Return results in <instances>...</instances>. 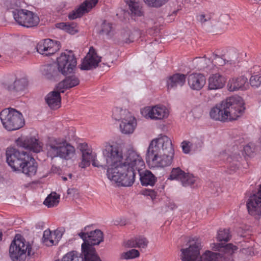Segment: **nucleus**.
I'll return each instance as SVG.
<instances>
[{"label":"nucleus","instance_id":"1","mask_svg":"<svg viewBox=\"0 0 261 261\" xmlns=\"http://www.w3.org/2000/svg\"><path fill=\"white\" fill-rule=\"evenodd\" d=\"M174 154L171 139L160 135L149 143L146 154V162L153 167L164 168L171 164Z\"/></svg>","mask_w":261,"mask_h":261},{"label":"nucleus","instance_id":"2","mask_svg":"<svg viewBox=\"0 0 261 261\" xmlns=\"http://www.w3.org/2000/svg\"><path fill=\"white\" fill-rule=\"evenodd\" d=\"M47 156L51 160L56 158L68 160L75 154V149L65 140L49 138L45 145Z\"/></svg>","mask_w":261,"mask_h":261},{"label":"nucleus","instance_id":"3","mask_svg":"<svg viewBox=\"0 0 261 261\" xmlns=\"http://www.w3.org/2000/svg\"><path fill=\"white\" fill-rule=\"evenodd\" d=\"M219 113L220 116H223L224 121L234 120L243 115L245 110L241 97H230L222 101L220 104Z\"/></svg>","mask_w":261,"mask_h":261},{"label":"nucleus","instance_id":"4","mask_svg":"<svg viewBox=\"0 0 261 261\" xmlns=\"http://www.w3.org/2000/svg\"><path fill=\"white\" fill-rule=\"evenodd\" d=\"M107 175L110 180L123 187H130L134 183L136 173L135 170L122 165L108 168Z\"/></svg>","mask_w":261,"mask_h":261},{"label":"nucleus","instance_id":"5","mask_svg":"<svg viewBox=\"0 0 261 261\" xmlns=\"http://www.w3.org/2000/svg\"><path fill=\"white\" fill-rule=\"evenodd\" d=\"M10 256L12 261H24L27 253L28 256L34 254L31 245L23 238L16 235L9 248Z\"/></svg>","mask_w":261,"mask_h":261},{"label":"nucleus","instance_id":"6","mask_svg":"<svg viewBox=\"0 0 261 261\" xmlns=\"http://www.w3.org/2000/svg\"><path fill=\"white\" fill-rule=\"evenodd\" d=\"M0 119L4 127L9 131L18 129L24 124L21 113L15 109L3 110L0 113Z\"/></svg>","mask_w":261,"mask_h":261},{"label":"nucleus","instance_id":"7","mask_svg":"<svg viewBox=\"0 0 261 261\" xmlns=\"http://www.w3.org/2000/svg\"><path fill=\"white\" fill-rule=\"evenodd\" d=\"M102 154L106 163L102 164L103 167L116 168L123 160L122 150L116 146L107 143L102 150Z\"/></svg>","mask_w":261,"mask_h":261},{"label":"nucleus","instance_id":"8","mask_svg":"<svg viewBox=\"0 0 261 261\" xmlns=\"http://www.w3.org/2000/svg\"><path fill=\"white\" fill-rule=\"evenodd\" d=\"M57 63L60 73L65 75L71 73L77 65L76 58L71 50L61 53L57 59Z\"/></svg>","mask_w":261,"mask_h":261},{"label":"nucleus","instance_id":"9","mask_svg":"<svg viewBox=\"0 0 261 261\" xmlns=\"http://www.w3.org/2000/svg\"><path fill=\"white\" fill-rule=\"evenodd\" d=\"M6 155L8 165L14 171H17L30 155L27 151H20L16 148L10 147L7 149Z\"/></svg>","mask_w":261,"mask_h":261},{"label":"nucleus","instance_id":"10","mask_svg":"<svg viewBox=\"0 0 261 261\" xmlns=\"http://www.w3.org/2000/svg\"><path fill=\"white\" fill-rule=\"evenodd\" d=\"M13 17L19 25L26 28L36 27L40 21L37 14L27 10L21 9L14 11Z\"/></svg>","mask_w":261,"mask_h":261},{"label":"nucleus","instance_id":"11","mask_svg":"<svg viewBox=\"0 0 261 261\" xmlns=\"http://www.w3.org/2000/svg\"><path fill=\"white\" fill-rule=\"evenodd\" d=\"M187 245L188 247L180 250L182 261H199L201 244L199 240L190 239Z\"/></svg>","mask_w":261,"mask_h":261},{"label":"nucleus","instance_id":"12","mask_svg":"<svg viewBox=\"0 0 261 261\" xmlns=\"http://www.w3.org/2000/svg\"><path fill=\"white\" fill-rule=\"evenodd\" d=\"M89 227V226L85 227L79 236L84 241V243L82 245L85 244L89 247L94 248L93 246L99 244L103 241V234L102 232L99 229H95L91 231L89 233L84 231H87Z\"/></svg>","mask_w":261,"mask_h":261},{"label":"nucleus","instance_id":"13","mask_svg":"<svg viewBox=\"0 0 261 261\" xmlns=\"http://www.w3.org/2000/svg\"><path fill=\"white\" fill-rule=\"evenodd\" d=\"M125 165L129 169L139 171L144 166V163L140 155L135 150L129 149L123 156L119 166Z\"/></svg>","mask_w":261,"mask_h":261},{"label":"nucleus","instance_id":"14","mask_svg":"<svg viewBox=\"0 0 261 261\" xmlns=\"http://www.w3.org/2000/svg\"><path fill=\"white\" fill-rule=\"evenodd\" d=\"M16 143L18 147L30 152L38 153L42 150V143L35 137H20L16 140Z\"/></svg>","mask_w":261,"mask_h":261},{"label":"nucleus","instance_id":"15","mask_svg":"<svg viewBox=\"0 0 261 261\" xmlns=\"http://www.w3.org/2000/svg\"><path fill=\"white\" fill-rule=\"evenodd\" d=\"M142 114L146 118L154 120H161L166 118L169 112L165 106L156 105L152 107H147L141 111Z\"/></svg>","mask_w":261,"mask_h":261},{"label":"nucleus","instance_id":"16","mask_svg":"<svg viewBox=\"0 0 261 261\" xmlns=\"http://www.w3.org/2000/svg\"><path fill=\"white\" fill-rule=\"evenodd\" d=\"M249 214L255 219L261 216V185L258 192L250 196L247 202Z\"/></svg>","mask_w":261,"mask_h":261},{"label":"nucleus","instance_id":"17","mask_svg":"<svg viewBox=\"0 0 261 261\" xmlns=\"http://www.w3.org/2000/svg\"><path fill=\"white\" fill-rule=\"evenodd\" d=\"M101 57L97 56L93 47H91L89 51L83 59L80 65V68L82 70H89L95 68L100 62Z\"/></svg>","mask_w":261,"mask_h":261},{"label":"nucleus","instance_id":"18","mask_svg":"<svg viewBox=\"0 0 261 261\" xmlns=\"http://www.w3.org/2000/svg\"><path fill=\"white\" fill-rule=\"evenodd\" d=\"M59 49V45L49 39L40 41L37 45V50L39 53L45 56L54 54Z\"/></svg>","mask_w":261,"mask_h":261},{"label":"nucleus","instance_id":"19","mask_svg":"<svg viewBox=\"0 0 261 261\" xmlns=\"http://www.w3.org/2000/svg\"><path fill=\"white\" fill-rule=\"evenodd\" d=\"M249 88L248 79L244 75L231 78L229 79L227 84L228 90L230 92L238 90L245 91Z\"/></svg>","mask_w":261,"mask_h":261},{"label":"nucleus","instance_id":"20","mask_svg":"<svg viewBox=\"0 0 261 261\" xmlns=\"http://www.w3.org/2000/svg\"><path fill=\"white\" fill-rule=\"evenodd\" d=\"M97 3L98 0H86L75 11L69 14V18L73 20L81 17L84 14L89 12Z\"/></svg>","mask_w":261,"mask_h":261},{"label":"nucleus","instance_id":"21","mask_svg":"<svg viewBox=\"0 0 261 261\" xmlns=\"http://www.w3.org/2000/svg\"><path fill=\"white\" fill-rule=\"evenodd\" d=\"M63 231L60 229H56L53 232L49 230H46L43 232V242L48 246H51L57 244L61 239Z\"/></svg>","mask_w":261,"mask_h":261},{"label":"nucleus","instance_id":"22","mask_svg":"<svg viewBox=\"0 0 261 261\" xmlns=\"http://www.w3.org/2000/svg\"><path fill=\"white\" fill-rule=\"evenodd\" d=\"M82 253H79V261H101L94 248L82 245Z\"/></svg>","mask_w":261,"mask_h":261},{"label":"nucleus","instance_id":"23","mask_svg":"<svg viewBox=\"0 0 261 261\" xmlns=\"http://www.w3.org/2000/svg\"><path fill=\"white\" fill-rule=\"evenodd\" d=\"M226 82V77L219 73L211 74L208 79V89L218 90L224 87Z\"/></svg>","mask_w":261,"mask_h":261},{"label":"nucleus","instance_id":"24","mask_svg":"<svg viewBox=\"0 0 261 261\" xmlns=\"http://www.w3.org/2000/svg\"><path fill=\"white\" fill-rule=\"evenodd\" d=\"M137 125L136 118L132 115L128 116L126 118L121 120L119 124L120 132L125 135L133 134Z\"/></svg>","mask_w":261,"mask_h":261},{"label":"nucleus","instance_id":"25","mask_svg":"<svg viewBox=\"0 0 261 261\" xmlns=\"http://www.w3.org/2000/svg\"><path fill=\"white\" fill-rule=\"evenodd\" d=\"M205 77L201 73H194L188 77V83L190 87L194 90L201 89L205 84Z\"/></svg>","mask_w":261,"mask_h":261},{"label":"nucleus","instance_id":"26","mask_svg":"<svg viewBox=\"0 0 261 261\" xmlns=\"http://www.w3.org/2000/svg\"><path fill=\"white\" fill-rule=\"evenodd\" d=\"M82 159L79 165L80 167L83 168L88 167L90 166L91 162H92V165L94 167H103L102 164L96 160V156L92 155V151L90 149H84L82 150Z\"/></svg>","mask_w":261,"mask_h":261},{"label":"nucleus","instance_id":"27","mask_svg":"<svg viewBox=\"0 0 261 261\" xmlns=\"http://www.w3.org/2000/svg\"><path fill=\"white\" fill-rule=\"evenodd\" d=\"M37 170V163L31 155L17 171L23 173L28 176L36 174Z\"/></svg>","mask_w":261,"mask_h":261},{"label":"nucleus","instance_id":"28","mask_svg":"<svg viewBox=\"0 0 261 261\" xmlns=\"http://www.w3.org/2000/svg\"><path fill=\"white\" fill-rule=\"evenodd\" d=\"M79 83V79L75 75H71L66 76L65 79L59 83L56 86V88L57 90L63 93L66 90L74 87Z\"/></svg>","mask_w":261,"mask_h":261},{"label":"nucleus","instance_id":"29","mask_svg":"<svg viewBox=\"0 0 261 261\" xmlns=\"http://www.w3.org/2000/svg\"><path fill=\"white\" fill-rule=\"evenodd\" d=\"M213 245L214 246L212 247L213 249L215 251H219L218 253H221L222 256H225L226 261L229 259V256L238 249L236 246L231 243L225 244L222 243L213 244Z\"/></svg>","mask_w":261,"mask_h":261},{"label":"nucleus","instance_id":"30","mask_svg":"<svg viewBox=\"0 0 261 261\" xmlns=\"http://www.w3.org/2000/svg\"><path fill=\"white\" fill-rule=\"evenodd\" d=\"M11 81L7 84V89L10 91L19 92L24 90L27 85L28 81L25 79H17L12 77Z\"/></svg>","mask_w":261,"mask_h":261},{"label":"nucleus","instance_id":"31","mask_svg":"<svg viewBox=\"0 0 261 261\" xmlns=\"http://www.w3.org/2000/svg\"><path fill=\"white\" fill-rule=\"evenodd\" d=\"M49 92L45 97V100L48 106L53 109H56L60 107L61 97L60 93L61 92L57 90Z\"/></svg>","mask_w":261,"mask_h":261},{"label":"nucleus","instance_id":"32","mask_svg":"<svg viewBox=\"0 0 261 261\" xmlns=\"http://www.w3.org/2000/svg\"><path fill=\"white\" fill-rule=\"evenodd\" d=\"M186 75L184 74L176 73L168 77L167 88L168 89H175L182 86L186 82Z\"/></svg>","mask_w":261,"mask_h":261},{"label":"nucleus","instance_id":"33","mask_svg":"<svg viewBox=\"0 0 261 261\" xmlns=\"http://www.w3.org/2000/svg\"><path fill=\"white\" fill-rule=\"evenodd\" d=\"M140 175V180L142 185L143 186H154L156 181V178L149 170H146L143 172H140V170L138 171Z\"/></svg>","mask_w":261,"mask_h":261},{"label":"nucleus","instance_id":"34","mask_svg":"<svg viewBox=\"0 0 261 261\" xmlns=\"http://www.w3.org/2000/svg\"><path fill=\"white\" fill-rule=\"evenodd\" d=\"M199 261H226V257L222 256L221 253L206 251L200 256Z\"/></svg>","mask_w":261,"mask_h":261},{"label":"nucleus","instance_id":"35","mask_svg":"<svg viewBox=\"0 0 261 261\" xmlns=\"http://www.w3.org/2000/svg\"><path fill=\"white\" fill-rule=\"evenodd\" d=\"M112 117L116 120H123L130 115V113L125 109L121 108L116 107L112 111Z\"/></svg>","mask_w":261,"mask_h":261},{"label":"nucleus","instance_id":"36","mask_svg":"<svg viewBox=\"0 0 261 261\" xmlns=\"http://www.w3.org/2000/svg\"><path fill=\"white\" fill-rule=\"evenodd\" d=\"M126 3L128 5L132 15L135 16H141L143 14L142 11V7L140 5L134 1V0H127Z\"/></svg>","mask_w":261,"mask_h":261},{"label":"nucleus","instance_id":"37","mask_svg":"<svg viewBox=\"0 0 261 261\" xmlns=\"http://www.w3.org/2000/svg\"><path fill=\"white\" fill-rule=\"evenodd\" d=\"M57 27L62 29L70 34H74L78 32L77 25L75 23L61 22L57 24Z\"/></svg>","mask_w":261,"mask_h":261},{"label":"nucleus","instance_id":"38","mask_svg":"<svg viewBox=\"0 0 261 261\" xmlns=\"http://www.w3.org/2000/svg\"><path fill=\"white\" fill-rule=\"evenodd\" d=\"M60 196L56 193H51L45 199L43 203L48 207H52L57 205L59 202Z\"/></svg>","mask_w":261,"mask_h":261},{"label":"nucleus","instance_id":"39","mask_svg":"<svg viewBox=\"0 0 261 261\" xmlns=\"http://www.w3.org/2000/svg\"><path fill=\"white\" fill-rule=\"evenodd\" d=\"M185 172L179 167L174 168L172 169L170 174L168 178L170 180H177L181 181Z\"/></svg>","mask_w":261,"mask_h":261},{"label":"nucleus","instance_id":"40","mask_svg":"<svg viewBox=\"0 0 261 261\" xmlns=\"http://www.w3.org/2000/svg\"><path fill=\"white\" fill-rule=\"evenodd\" d=\"M45 74L48 76H55L60 73L58 66L55 64H48L44 66Z\"/></svg>","mask_w":261,"mask_h":261},{"label":"nucleus","instance_id":"41","mask_svg":"<svg viewBox=\"0 0 261 261\" xmlns=\"http://www.w3.org/2000/svg\"><path fill=\"white\" fill-rule=\"evenodd\" d=\"M196 178L192 174L186 173L185 172L184 176L182 178L180 182L184 187L191 186L193 185L196 181Z\"/></svg>","mask_w":261,"mask_h":261},{"label":"nucleus","instance_id":"42","mask_svg":"<svg viewBox=\"0 0 261 261\" xmlns=\"http://www.w3.org/2000/svg\"><path fill=\"white\" fill-rule=\"evenodd\" d=\"M112 30V24L106 21H104L99 28L98 33L101 35H109Z\"/></svg>","mask_w":261,"mask_h":261},{"label":"nucleus","instance_id":"43","mask_svg":"<svg viewBox=\"0 0 261 261\" xmlns=\"http://www.w3.org/2000/svg\"><path fill=\"white\" fill-rule=\"evenodd\" d=\"M149 7L153 8H160L167 3L169 0H143Z\"/></svg>","mask_w":261,"mask_h":261},{"label":"nucleus","instance_id":"44","mask_svg":"<svg viewBox=\"0 0 261 261\" xmlns=\"http://www.w3.org/2000/svg\"><path fill=\"white\" fill-rule=\"evenodd\" d=\"M219 108L220 105H217L216 107L213 108L210 112V117L215 120L224 121L223 116H220L219 115V113L221 112Z\"/></svg>","mask_w":261,"mask_h":261},{"label":"nucleus","instance_id":"45","mask_svg":"<svg viewBox=\"0 0 261 261\" xmlns=\"http://www.w3.org/2000/svg\"><path fill=\"white\" fill-rule=\"evenodd\" d=\"M230 237L229 230L224 229L222 230H220L218 232L217 238L219 242H227L230 240Z\"/></svg>","mask_w":261,"mask_h":261},{"label":"nucleus","instance_id":"46","mask_svg":"<svg viewBox=\"0 0 261 261\" xmlns=\"http://www.w3.org/2000/svg\"><path fill=\"white\" fill-rule=\"evenodd\" d=\"M139 252L135 249H133L121 254V258L125 259H133L139 256Z\"/></svg>","mask_w":261,"mask_h":261},{"label":"nucleus","instance_id":"47","mask_svg":"<svg viewBox=\"0 0 261 261\" xmlns=\"http://www.w3.org/2000/svg\"><path fill=\"white\" fill-rule=\"evenodd\" d=\"M249 84L253 88H257L261 85V75H252L249 79Z\"/></svg>","mask_w":261,"mask_h":261},{"label":"nucleus","instance_id":"48","mask_svg":"<svg viewBox=\"0 0 261 261\" xmlns=\"http://www.w3.org/2000/svg\"><path fill=\"white\" fill-rule=\"evenodd\" d=\"M203 143V142L201 137H196L192 140L191 145L192 148L198 149L202 147Z\"/></svg>","mask_w":261,"mask_h":261},{"label":"nucleus","instance_id":"49","mask_svg":"<svg viewBox=\"0 0 261 261\" xmlns=\"http://www.w3.org/2000/svg\"><path fill=\"white\" fill-rule=\"evenodd\" d=\"M213 17L212 13H205L201 14L198 16V21L202 24L205 23L206 22L209 21L211 20Z\"/></svg>","mask_w":261,"mask_h":261},{"label":"nucleus","instance_id":"50","mask_svg":"<svg viewBox=\"0 0 261 261\" xmlns=\"http://www.w3.org/2000/svg\"><path fill=\"white\" fill-rule=\"evenodd\" d=\"M137 247L145 248L148 243L147 240L143 237H139L137 238Z\"/></svg>","mask_w":261,"mask_h":261},{"label":"nucleus","instance_id":"51","mask_svg":"<svg viewBox=\"0 0 261 261\" xmlns=\"http://www.w3.org/2000/svg\"><path fill=\"white\" fill-rule=\"evenodd\" d=\"M181 148L185 153H189L190 149L192 148L191 145V142L184 141L181 143Z\"/></svg>","mask_w":261,"mask_h":261},{"label":"nucleus","instance_id":"52","mask_svg":"<svg viewBox=\"0 0 261 261\" xmlns=\"http://www.w3.org/2000/svg\"><path fill=\"white\" fill-rule=\"evenodd\" d=\"M214 60H215V63L219 66H223L226 63L225 59H223L222 57L219 56L217 55H214Z\"/></svg>","mask_w":261,"mask_h":261},{"label":"nucleus","instance_id":"53","mask_svg":"<svg viewBox=\"0 0 261 261\" xmlns=\"http://www.w3.org/2000/svg\"><path fill=\"white\" fill-rule=\"evenodd\" d=\"M137 238H135V239H132L128 240L125 246L127 247L135 248L137 247Z\"/></svg>","mask_w":261,"mask_h":261},{"label":"nucleus","instance_id":"54","mask_svg":"<svg viewBox=\"0 0 261 261\" xmlns=\"http://www.w3.org/2000/svg\"><path fill=\"white\" fill-rule=\"evenodd\" d=\"M244 151L248 155H250L254 151V149L250 145H247L244 147Z\"/></svg>","mask_w":261,"mask_h":261},{"label":"nucleus","instance_id":"55","mask_svg":"<svg viewBox=\"0 0 261 261\" xmlns=\"http://www.w3.org/2000/svg\"><path fill=\"white\" fill-rule=\"evenodd\" d=\"M144 194L150 196L152 199L154 198L156 196V192L153 190H146Z\"/></svg>","mask_w":261,"mask_h":261},{"label":"nucleus","instance_id":"56","mask_svg":"<svg viewBox=\"0 0 261 261\" xmlns=\"http://www.w3.org/2000/svg\"><path fill=\"white\" fill-rule=\"evenodd\" d=\"M75 191V189H69L67 190L68 195H71L73 192Z\"/></svg>","mask_w":261,"mask_h":261},{"label":"nucleus","instance_id":"57","mask_svg":"<svg viewBox=\"0 0 261 261\" xmlns=\"http://www.w3.org/2000/svg\"><path fill=\"white\" fill-rule=\"evenodd\" d=\"M52 170H53V172H57L60 170V169L59 168H57V167H52Z\"/></svg>","mask_w":261,"mask_h":261},{"label":"nucleus","instance_id":"58","mask_svg":"<svg viewBox=\"0 0 261 261\" xmlns=\"http://www.w3.org/2000/svg\"><path fill=\"white\" fill-rule=\"evenodd\" d=\"M249 1L253 3H257L261 1V0H249Z\"/></svg>","mask_w":261,"mask_h":261},{"label":"nucleus","instance_id":"59","mask_svg":"<svg viewBox=\"0 0 261 261\" xmlns=\"http://www.w3.org/2000/svg\"><path fill=\"white\" fill-rule=\"evenodd\" d=\"M3 233L1 231H0V241L2 240Z\"/></svg>","mask_w":261,"mask_h":261},{"label":"nucleus","instance_id":"60","mask_svg":"<svg viewBox=\"0 0 261 261\" xmlns=\"http://www.w3.org/2000/svg\"><path fill=\"white\" fill-rule=\"evenodd\" d=\"M62 179H63V180H64V181H66V180H67V177H64V176H62Z\"/></svg>","mask_w":261,"mask_h":261},{"label":"nucleus","instance_id":"61","mask_svg":"<svg viewBox=\"0 0 261 261\" xmlns=\"http://www.w3.org/2000/svg\"><path fill=\"white\" fill-rule=\"evenodd\" d=\"M68 176L70 178H71L72 177V174L71 173L69 174Z\"/></svg>","mask_w":261,"mask_h":261},{"label":"nucleus","instance_id":"62","mask_svg":"<svg viewBox=\"0 0 261 261\" xmlns=\"http://www.w3.org/2000/svg\"><path fill=\"white\" fill-rule=\"evenodd\" d=\"M125 33L126 34V35H128L129 34V32H126Z\"/></svg>","mask_w":261,"mask_h":261},{"label":"nucleus","instance_id":"63","mask_svg":"<svg viewBox=\"0 0 261 261\" xmlns=\"http://www.w3.org/2000/svg\"><path fill=\"white\" fill-rule=\"evenodd\" d=\"M125 42H128V41H127V39H126L125 40Z\"/></svg>","mask_w":261,"mask_h":261},{"label":"nucleus","instance_id":"64","mask_svg":"<svg viewBox=\"0 0 261 261\" xmlns=\"http://www.w3.org/2000/svg\"><path fill=\"white\" fill-rule=\"evenodd\" d=\"M56 261H60L59 260H56Z\"/></svg>","mask_w":261,"mask_h":261}]
</instances>
